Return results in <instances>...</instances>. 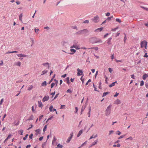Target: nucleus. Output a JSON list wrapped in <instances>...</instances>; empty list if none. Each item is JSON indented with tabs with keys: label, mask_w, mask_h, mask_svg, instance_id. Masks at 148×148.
I'll use <instances>...</instances> for the list:
<instances>
[{
	"label": "nucleus",
	"mask_w": 148,
	"mask_h": 148,
	"mask_svg": "<svg viewBox=\"0 0 148 148\" xmlns=\"http://www.w3.org/2000/svg\"><path fill=\"white\" fill-rule=\"evenodd\" d=\"M108 69L109 70V72L111 73L112 71V69L110 68H109V69Z\"/></svg>",
	"instance_id": "13d9d810"
},
{
	"label": "nucleus",
	"mask_w": 148,
	"mask_h": 148,
	"mask_svg": "<svg viewBox=\"0 0 148 148\" xmlns=\"http://www.w3.org/2000/svg\"><path fill=\"white\" fill-rule=\"evenodd\" d=\"M73 135V133H72L70 134V136H70L68 138L66 141V142L69 143L71 139L72 138Z\"/></svg>",
	"instance_id": "423d86ee"
},
{
	"label": "nucleus",
	"mask_w": 148,
	"mask_h": 148,
	"mask_svg": "<svg viewBox=\"0 0 148 148\" xmlns=\"http://www.w3.org/2000/svg\"><path fill=\"white\" fill-rule=\"evenodd\" d=\"M70 51L71 52H73L74 53H75L76 51V50L73 49H70Z\"/></svg>",
	"instance_id": "ea45409f"
},
{
	"label": "nucleus",
	"mask_w": 148,
	"mask_h": 148,
	"mask_svg": "<svg viewBox=\"0 0 148 148\" xmlns=\"http://www.w3.org/2000/svg\"><path fill=\"white\" fill-rule=\"evenodd\" d=\"M117 83V82L116 81V82H114L112 83L110 85H109V86L110 87H112L113 86H114L115 84V83Z\"/></svg>",
	"instance_id": "bb28decb"
},
{
	"label": "nucleus",
	"mask_w": 148,
	"mask_h": 148,
	"mask_svg": "<svg viewBox=\"0 0 148 148\" xmlns=\"http://www.w3.org/2000/svg\"><path fill=\"white\" fill-rule=\"evenodd\" d=\"M144 84V82L142 80L141 81L140 86H142Z\"/></svg>",
	"instance_id": "c03bdc74"
},
{
	"label": "nucleus",
	"mask_w": 148,
	"mask_h": 148,
	"mask_svg": "<svg viewBox=\"0 0 148 148\" xmlns=\"http://www.w3.org/2000/svg\"><path fill=\"white\" fill-rule=\"evenodd\" d=\"M49 96H45L43 98L42 101L43 102H44L46 101H48L49 100Z\"/></svg>",
	"instance_id": "6e6552de"
},
{
	"label": "nucleus",
	"mask_w": 148,
	"mask_h": 148,
	"mask_svg": "<svg viewBox=\"0 0 148 148\" xmlns=\"http://www.w3.org/2000/svg\"><path fill=\"white\" fill-rule=\"evenodd\" d=\"M39 29H36V28H35V29H34V31H35V32H36L38 31H39Z\"/></svg>",
	"instance_id": "69168bd1"
},
{
	"label": "nucleus",
	"mask_w": 148,
	"mask_h": 148,
	"mask_svg": "<svg viewBox=\"0 0 148 148\" xmlns=\"http://www.w3.org/2000/svg\"><path fill=\"white\" fill-rule=\"evenodd\" d=\"M22 16H23V15H22V14H21L20 15H19V20L21 21H22Z\"/></svg>",
	"instance_id": "473e14b6"
},
{
	"label": "nucleus",
	"mask_w": 148,
	"mask_h": 148,
	"mask_svg": "<svg viewBox=\"0 0 148 148\" xmlns=\"http://www.w3.org/2000/svg\"><path fill=\"white\" fill-rule=\"evenodd\" d=\"M33 87V86L32 85H30L29 86V87L28 88L27 90H30L32 89Z\"/></svg>",
	"instance_id": "7c9ffc66"
},
{
	"label": "nucleus",
	"mask_w": 148,
	"mask_h": 148,
	"mask_svg": "<svg viewBox=\"0 0 148 148\" xmlns=\"http://www.w3.org/2000/svg\"><path fill=\"white\" fill-rule=\"evenodd\" d=\"M108 93H109L108 92H104L102 96L104 97V96H106L108 94Z\"/></svg>",
	"instance_id": "79ce46f5"
},
{
	"label": "nucleus",
	"mask_w": 148,
	"mask_h": 148,
	"mask_svg": "<svg viewBox=\"0 0 148 148\" xmlns=\"http://www.w3.org/2000/svg\"><path fill=\"white\" fill-rule=\"evenodd\" d=\"M32 109L33 112H34L35 111V110L34 109V107L33 106L32 107Z\"/></svg>",
	"instance_id": "0e129e2a"
},
{
	"label": "nucleus",
	"mask_w": 148,
	"mask_h": 148,
	"mask_svg": "<svg viewBox=\"0 0 148 148\" xmlns=\"http://www.w3.org/2000/svg\"><path fill=\"white\" fill-rule=\"evenodd\" d=\"M23 130H20L18 132V133L20 135H22L23 134Z\"/></svg>",
	"instance_id": "a878e982"
},
{
	"label": "nucleus",
	"mask_w": 148,
	"mask_h": 148,
	"mask_svg": "<svg viewBox=\"0 0 148 148\" xmlns=\"http://www.w3.org/2000/svg\"><path fill=\"white\" fill-rule=\"evenodd\" d=\"M47 125H46L44 127L43 129V131L44 132H45V131L46 130V129L47 128Z\"/></svg>",
	"instance_id": "f704fd0d"
},
{
	"label": "nucleus",
	"mask_w": 148,
	"mask_h": 148,
	"mask_svg": "<svg viewBox=\"0 0 148 148\" xmlns=\"http://www.w3.org/2000/svg\"><path fill=\"white\" fill-rule=\"evenodd\" d=\"M66 74H64V75H62V77H66Z\"/></svg>",
	"instance_id": "774afa93"
},
{
	"label": "nucleus",
	"mask_w": 148,
	"mask_h": 148,
	"mask_svg": "<svg viewBox=\"0 0 148 148\" xmlns=\"http://www.w3.org/2000/svg\"><path fill=\"white\" fill-rule=\"evenodd\" d=\"M57 147H59V148H62L63 147V146H62V145L60 144H59L57 145Z\"/></svg>",
	"instance_id": "e433bc0d"
},
{
	"label": "nucleus",
	"mask_w": 148,
	"mask_h": 148,
	"mask_svg": "<svg viewBox=\"0 0 148 148\" xmlns=\"http://www.w3.org/2000/svg\"><path fill=\"white\" fill-rule=\"evenodd\" d=\"M43 116V115H42L39 116V121H40L41 120V119H42Z\"/></svg>",
	"instance_id": "864d4df0"
},
{
	"label": "nucleus",
	"mask_w": 148,
	"mask_h": 148,
	"mask_svg": "<svg viewBox=\"0 0 148 148\" xmlns=\"http://www.w3.org/2000/svg\"><path fill=\"white\" fill-rule=\"evenodd\" d=\"M93 87H94V88H95V91H97V89H96V87H95V85L93 84Z\"/></svg>",
	"instance_id": "5fc2aeb1"
},
{
	"label": "nucleus",
	"mask_w": 148,
	"mask_h": 148,
	"mask_svg": "<svg viewBox=\"0 0 148 148\" xmlns=\"http://www.w3.org/2000/svg\"><path fill=\"white\" fill-rule=\"evenodd\" d=\"M117 132H118V133H116V134H118V135H120L121 134V132H120L119 131H117Z\"/></svg>",
	"instance_id": "de8ad7c7"
},
{
	"label": "nucleus",
	"mask_w": 148,
	"mask_h": 148,
	"mask_svg": "<svg viewBox=\"0 0 148 148\" xmlns=\"http://www.w3.org/2000/svg\"><path fill=\"white\" fill-rule=\"evenodd\" d=\"M18 57H26L27 56V55L23 54L22 53L18 54L17 55Z\"/></svg>",
	"instance_id": "f8f14e48"
},
{
	"label": "nucleus",
	"mask_w": 148,
	"mask_h": 148,
	"mask_svg": "<svg viewBox=\"0 0 148 148\" xmlns=\"http://www.w3.org/2000/svg\"><path fill=\"white\" fill-rule=\"evenodd\" d=\"M66 79L67 80V83L68 84H69L70 82L69 81V77H67Z\"/></svg>",
	"instance_id": "72a5a7b5"
},
{
	"label": "nucleus",
	"mask_w": 148,
	"mask_h": 148,
	"mask_svg": "<svg viewBox=\"0 0 148 148\" xmlns=\"http://www.w3.org/2000/svg\"><path fill=\"white\" fill-rule=\"evenodd\" d=\"M119 93H117V92H116V94L114 95V97H116L119 95Z\"/></svg>",
	"instance_id": "e2e57ef3"
},
{
	"label": "nucleus",
	"mask_w": 148,
	"mask_h": 148,
	"mask_svg": "<svg viewBox=\"0 0 148 148\" xmlns=\"http://www.w3.org/2000/svg\"><path fill=\"white\" fill-rule=\"evenodd\" d=\"M47 83L46 81L43 82L42 84L41 85L42 86H45L47 85Z\"/></svg>",
	"instance_id": "b1692460"
},
{
	"label": "nucleus",
	"mask_w": 148,
	"mask_h": 148,
	"mask_svg": "<svg viewBox=\"0 0 148 148\" xmlns=\"http://www.w3.org/2000/svg\"><path fill=\"white\" fill-rule=\"evenodd\" d=\"M43 138V137H40L39 138V140L40 141L42 140Z\"/></svg>",
	"instance_id": "338daca9"
},
{
	"label": "nucleus",
	"mask_w": 148,
	"mask_h": 148,
	"mask_svg": "<svg viewBox=\"0 0 148 148\" xmlns=\"http://www.w3.org/2000/svg\"><path fill=\"white\" fill-rule=\"evenodd\" d=\"M18 52L17 51H8L7 52H6V53H5V54H9V53H17Z\"/></svg>",
	"instance_id": "aec40b11"
},
{
	"label": "nucleus",
	"mask_w": 148,
	"mask_h": 148,
	"mask_svg": "<svg viewBox=\"0 0 148 148\" xmlns=\"http://www.w3.org/2000/svg\"><path fill=\"white\" fill-rule=\"evenodd\" d=\"M147 42L145 40H143L140 43L141 47L143 48L144 47L145 49L147 48Z\"/></svg>",
	"instance_id": "f03ea898"
},
{
	"label": "nucleus",
	"mask_w": 148,
	"mask_h": 148,
	"mask_svg": "<svg viewBox=\"0 0 148 148\" xmlns=\"http://www.w3.org/2000/svg\"><path fill=\"white\" fill-rule=\"evenodd\" d=\"M75 113H76L77 112L78 110V109L77 107H76L75 108Z\"/></svg>",
	"instance_id": "bf43d9fd"
},
{
	"label": "nucleus",
	"mask_w": 148,
	"mask_h": 148,
	"mask_svg": "<svg viewBox=\"0 0 148 148\" xmlns=\"http://www.w3.org/2000/svg\"><path fill=\"white\" fill-rule=\"evenodd\" d=\"M83 133V130H81L79 133H78L77 135V137H79L82 133Z\"/></svg>",
	"instance_id": "4be33fe9"
},
{
	"label": "nucleus",
	"mask_w": 148,
	"mask_h": 148,
	"mask_svg": "<svg viewBox=\"0 0 148 148\" xmlns=\"http://www.w3.org/2000/svg\"><path fill=\"white\" fill-rule=\"evenodd\" d=\"M97 134H96V135H95L94 136L93 135H92L90 137L89 140H90L93 138H95L97 137Z\"/></svg>",
	"instance_id": "393cba45"
},
{
	"label": "nucleus",
	"mask_w": 148,
	"mask_h": 148,
	"mask_svg": "<svg viewBox=\"0 0 148 148\" xmlns=\"http://www.w3.org/2000/svg\"><path fill=\"white\" fill-rule=\"evenodd\" d=\"M65 106V105H61V107H60V109H62L64 108V107Z\"/></svg>",
	"instance_id": "6e6d98bb"
},
{
	"label": "nucleus",
	"mask_w": 148,
	"mask_h": 148,
	"mask_svg": "<svg viewBox=\"0 0 148 148\" xmlns=\"http://www.w3.org/2000/svg\"><path fill=\"white\" fill-rule=\"evenodd\" d=\"M116 21L117 22H118L120 23H121V21L120 19L119 18H116Z\"/></svg>",
	"instance_id": "4c0bfd02"
},
{
	"label": "nucleus",
	"mask_w": 148,
	"mask_h": 148,
	"mask_svg": "<svg viewBox=\"0 0 148 148\" xmlns=\"http://www.w3.org/2000/svg\"><path fill=\"white\" fill-rule=\"evenodd\" d=\"M86 107V105L85 104L84 106H83L82 107L81 110V114H82V112L83 111L85 110Z\"/></svg>",
	"instance_id": "dca6fc26"
},
{
	"label": "nucleus",
	"mask_w": 148,
	"mask_h": 148,
	"mask_svg": "<svg viewBox=\"0 0 148 148\" xmlns=\"http://www.w3.org/2000/svg\"><path fill=\"white\" fill-rule=\"evenodd\" d=\"M49 110L51 112L52 111H56V109L55 108H53V106H51L49 108Z\"/></svg>",
	"instance_id": "9d476101"
},
{
	"label": "nucleus",
	"mask_w": 148,
	"mask_h": 148,
	"mask_svg": "<svg viewBox=\"0 0 148 148\" xmlns=\"http://www.w3.org/2000/svg\"><path fill=\"white\" fill-rule=\"evenodd\" d=\"M148 77V75L146 74H145L143 75V79L145 80L146 79V78Z\"/></svg>",
	"instance_id": "f3484780"
},
{
	"label": "nucleus",
	"mask_w": 148,
	"mask_h": 148,
	"mask_svg": "<svg viewBox=\"0 0 148 148\" xmlns=\"http://www.w3.org/2000/svg\"><path fill=\"white\" fill-rule=\"evenodd\" d=\"M38 106L41 108H42L43 106V105L40 101H38Z\"/></svg>",
	"instance_id": "a211bd4d"
},
{
	"label": "nucleus",
	"mask_w": 148,
	"mask_h": 148,
	"mask_svg": "<svg viewBox=\"0 0 148 148\" xmlns=\"http://www.w3.org/2000/svg\"><path fill=\"white\" fill-rule=\"evenodd\" d=\"M33 134H31L29 136V138H30V139H32V137H33Z\"/></svg>",
	"instance_id": "49530a36"
},
{
	"label": "nucleus",
	"mask_w": 148,
	"mask_h": 148,
	"mask_svg": "<svg viewBox=\"0 0 148 148\" xmlns=\"http://www.w3.org/2000/svg\"><path fill=\"white\" fill-rule=\"evenodd\" d=\"M84 23H89V21L88 20H85V21H84V22H83Z\"/></svg>",
	"instance_id": "09e8293b"
},
{
	"label": "nucleus",
	"mask_w": 148,
	"mask_h": 148,
	"mask_svg": "<svg viewBox=\"0 0 148 148\" xmlns=\"http://www.w3.org/2000/svg\"><path fill=\"white\" fill-rule=\"evenodd\" d=\"M35 131L36 132V135L37 136L38 134H40V130L39 129H38L35 130Z\"/></svg>",
	"instance_id": "ddd939ff"
},
{
	"label": "nucleus",
	"mask_w": 148,
	"mask_h": 148,
	"mask_svg": "<svg viewBox=\"0 0 148 148\" xmlns=\"http://www.w3.org/2000/svg\"><path fill=\"white\" fill-rule=\"evenodd\" d=\"M88 30L86 29H84L79 32L81 34L86 33L88 32Z\"/></svg>",
	"instance_id": "1a4fd4ad"
},
{
	"label": "nucleus",
	"mask_w": 148,
	"mask_h": 148,
	"mask_svg": "<svg viewBox=\"0 0 148 148\" xmlns=\"http://www.w3.org/2000/svg\"><path fill=\"white\" fill-rule=\"evenodd\" d=\"M114 58V54H113L111 56V58L112 60Z\"/></svg>",
	"instance_id": "052dcab7"
},
{
	"label": "nucleus",
	"mask_w": 148,
	"mask_h": 148,
	"mask_svg": "<svg viewBox=\"0 0 148 148\" xmlns=\"http://www.w3.org/2000/svg\"><path fill=\"white\" fill-rule=\"evenodd\" d=\"M144 57L147 58L148 57V56L147 55V53H145V55L144 56Z\"/></svg>",
	"instance_id": "4d7b16f0"
},
{
	"label": "nucleus",
	"mask_w": 148,
	"mask_h": 148,
	"mask_svg": "<svg viewBox=\"0 0 148 148\" xmlns=\"http://www.w3.org/2000/svg\"><path fill=\"white\" fill-rule=\"evenodd\" d=\"M106 16H108L110 15V13L109 12H107L106 14Z\"/></svg>",
	"instance_id": "3c124183"
},
{
	"label": "nucleus",
	"mask_w": 148,
	"mask_h": 148,
	"mask_svg": "<svg viewBox=\"0 0 148 148\" xmlns=\"http://www.w3.org/2000/svg\"><path fill=\"white\" fill-rule=\"evenodd\" d=\"M74 48L76 49H80V47L77 44H74Z\"/></svg>",
	"instance_id": "9b49d317"
},
{
	"label": "nucleus",
	"mask_w": 148,
	"mask_h": 148,
	"mask_svg": "<svg viewBox=\"0 0 148 148\" xmlns=\"http://www.w3.org/2000/svg\"><path fill=\"white\" fill-rule=\"evenodd\" d=\"M111 106L110 105L109 106L107 107L105 111V114L106 116H108L110 114L111 111Z\"/></svg>",
	"instance_id": "7ed1b4c3"
},
{
	"label": "nucleus",
	"mask_w": 148,
	"mask_h": 148,
	"mask_svg": "<svg viewBox=\"0 0 148 148\" xmlns=\"http://www.w3.org/2000/svg\"><path fill=\"white\" fill-rule=\"evenodd\" d=\"M114 132V131L113 130H111L109 131V135H110L111 134H113Z\"/></svg>",
	"instance_id": "37998d69"
},
{
	"label": "nucleus",
	"mask_w": 148,
	"mask_h": 148,
	"mask_svg": "<svg viewBox=\"0 0 148 148\" xmlns=\"http://www.w3.org/2000/svg\"><path fill=\"white\" fill-rule=\"evenodd\" d=\"M46 145V142H44L43 143L42 145V148H44L45 146Z\"/></svg>",
	"instance_id": "c9c22d12"
},
{
	"label": "nucleus",
	"mask_w": 148,
	"mask_h": 148,
	"mask_svg": "<svg viewBox=\"0 0 148 148\" xmlns=\"http://www.w3.org/2000/svg\"><path fill=\"white\" fill-rule=\"evenodd\" d=\"M90 41L92 43H96L97 42L101 43L102 42V41L101 39L95 37L91 38L90 39Z\"/></svg>",
	"instance_id": "f257e3e1"
},
{
	"label": "nucleus",
	"mask_w": 148,
	"mask_h": 148,
	"mask_svg": "<svg viewBox=\"0 0 148 148\" xmlns=\"http://www.w3.org/2000/svg\"><path fill=\"white\" fill-rule=\"evenodd\" d=\"M86 141L84 143H83L82 144L80 147H82L84 145L86 144Z\"/></svg>",
	"instance_id": "680f3d73"
},
{
	"label": "nucleus",
	"mask_w": 148,
	"mask_h": 148,
	"mask_svg": "<svg viewBox=\"0 0 148 148\" xmlns=\"http://www.w3.org/2000/svg\"><path fill=\"white\" fill-rule=\"evenodd\" d=\"M133 138L132 136H130L129 137L126 138V140L130 139L131 140H133Z\"/></svg>",
	"instance_id": "a18cd8bd"
},
{
	"label": "nucleus",
	"mask_w": 148,
	"mask_h": 148,
	"mask_svg": "<svg viewBox=\"0 0 148 148\" xmlns=\"http://www.w3.org/2000/svg\"><path fill=\"white\" fill-rule=\"evenodd\" d=\"M103 27L99 28L95 30V32H98L99 31L100 32L103 29Z\"/></svg>",
	"instance_id": "2eb2a0df"
},
{
	"label": "nucleus",
	"mask_w": 148,
	"mask_h": 148,
	"mask_svg": "<svg viewBox=\"0 0 148 148\" xmlns=\"http://www.w3.org/2000/svg\"><path fill=\"white\" fill-rule=\"evenodd\" d=\"M121 103V101L119 99H117L115 101L114 103L116 104H119Z\"/></svg>",
	"instance_id": "6ab92c4d"
},
{
	"label": "nucleus",
	"mask_w": 148,
	"mask_h": 148,
	"mask_svg": "<svg viewBox=\"0 0 148 148\" xmlns=\"http://www.w3.org/2000/svg\"><path fill=\"white\" fill-rule=\"evenodd\" d=\"M97 142H98V141L97 140L95 141L93 143H92V145H91V146H92L94 145H95L97 143Z\"/></svg>",
	"instance_id": "cd10ccee"
},
{
	"label": "nucleus",
	"mask_w": 148,
	"mask_h": 148,
	"mask_svg": "<svg viewBox=\"0 0 148 148\" xmlns=\"http://www.w3.org/2000/svg\"><path fill=\"white\" fill-rule=\"evenodd\" d=\"M125 136V135H122V136H120L119 138V139H121V138H123Z\"/></svg>",
	"instance_id": "8fccbe9b"
},
{
	"label": "nucleus",
	"mask_w": 148,
	"mask_h": 148,
	"mask_svg": "<svg viewBox=\"0 0 148 148\" xmlns=\"http://www.w3.org/2000/svg\"><path fill=\"white\" fill-rule=\"evenodd\" d=\"M42 65L45 66H47L48 69H49V64L48 62H46L42 64Z\"/></svg>",
	"instance_id": "4468645a"
},
{
	"label": "nucleus",
	"mask_w": 148,
	"mask_h": 148,
	"mask_svg": "<svg viewBox=\"0 0 148 148\" xmlns=\"http://www.w3.org/2000/svg\"><path fill=\"white\" fill-rule=\"evenodd\" d=\"M14 64L15 65L19 66H20L21 65V62L19 61H18L17 62L14 63Z\"/></svg>",
	"instance_id": "412c9836"
},
{
	"label": "nucleus",
	"mask_w": 148,
	"mask_h": 148,
	"mask_svg": "<svg viewBox=\"0 0 148 148\" xmlns=\"http://www.w3.org/2000/svg\"><path fill=\"white\" fill-rule=\"evenodd\" d=\"M56 140L57 139L56 138H55V136H54L53 139L52 141V144H53L56 141Z\"/></svg>",
	"instance_id": "2f4dec72"
},
{
	"label": "nucleus",
	"mask_w": 148,
	"mask_h": 148,
	"mask_svg": "<svg viewBox=\"0 0 148 148\" xmlns=\"http://www.w3.org/2000/svg\"><path fill=\"white\" fill-rule=\"evenodd\" d=\"M111 39H112V38H110L108 39L107 43L108 45H110L111 44Z\"/></svg>",
	"instance_id": "5701e85b"
},
{
	"label": "nucleus",
	"mask_w": 148,
	"mask_h": 148,
	"mask_svg": "<svg viewBox=\"0 0 148 148\" xmlns=\"http://www.w3.org/2000/svg\"><path fill=\"white\" fill-rule=\"evenodd\" d=\"M126 39H127V38H126V35L125 34V36L124 38V42H125V40H126Z\"/></svg>",
	"instance_id": "603ef678"
},
{
	"label": "nucleus",
	"mask_w": 148,
	"mask_h": 148,
	"mask_svg": "<svg viewBox=\"0 0 148 148\" xmlns=\"http://www.w3.org/2000/svg\"><path fill=\"white\" fill-rule=\"evenodd\" d=\"M104 78H105V81H106V84L108 83V81H107V79L108 77H106V75H104Z\"/></svg>",
	"instance_id": "a19ab883"
},
{
	"label": "nucleus",
	"mask_w": 148,
	"mask_h": 148,
	"mask_svg": "<svg viewBox=\"0 0 148 148\" xmlns=\"http://www.w3.org/2000/svg\"><path fill=\"white\" fill-rule=\"evenodd\" d=\"M34 118V116L32 115H31L28 119V120H32Z\"/></svg>",
	"instance_id": "c756f323"
},
{
	"label": "nucleus",
	"mask_w": 148,
	"mask_h": 148,
	"mask_svg": "<svg viewBox=\"0 0 148 148\" xmlns=\"http://www.w3.org/2000/svg\"><path fill=\"white\" fill-rule=\"evenodd\" d=\"M92 20L95 23H98L99 21V17L97 16H96L92 18Z\"/></svg>",
	"instance_id": "20e7f679"
},
{
	"label": "nucleus",
	"mask_w": 148,
	"mask_h": 148,
	"mask_svg": "<svg viewBox=\"0 0 148 148\" xmlns=\"http://www.w3.org/2000/svg\"><path fill=\"white\" fill-rule=\"evenodd\" d=\"M28 136V134H27L25 137H24L23 138V140H25L26 138H27Z\"/></svg>",
	"instance_id": "58836bf2"
},
{
	"label": "nucleus",
	"mask_w": 148,
	"mask_h": 148,
	"mask_svg": "<svg viewBox=\"0 0 148 148\" xmlns=\"http://www.w3.org/2000/svg\"><path fill=\"white\" fill-rule=\"evenodd\" d=\"M48 71L47 70H44L43 71H42V74L41 75H42L45 73H46Z\"/></svg>",
	"instance_id": "c85d7f7f"
},
{
	"label": "nucleus",
	"mask_w": 148,
	"mask_h": 148,
	"mask_svg": "<svg viewBox=\"0 0 148 148\" xmlns=\"http://www.w3.org/2000/svg\"><path fill=\"white\" fill-rule=\"evenodd\" d=\"M77 75L78 76H79L82 75L83 72L82 70H80L78 68L77 69Z\"/></svg>",
	"instance_id": "39448f33"
},
{
	"label": "nucleus",
	"mask_w": 148,
	"mask_h": 148,
	"mask_svg": "<svg viewBox=\"0 0 148 148\" xmlns=\"http://www.w3.org/2000/svg\"><path fill=\"white\" fill-rule=\"evenodd\" d=\"M58 82L57 81L55 80V82H53L51 83V88H52L55 85H57Z\"/></svg>",
	"instance_id": "0eeeda50"
}]
</instances>
